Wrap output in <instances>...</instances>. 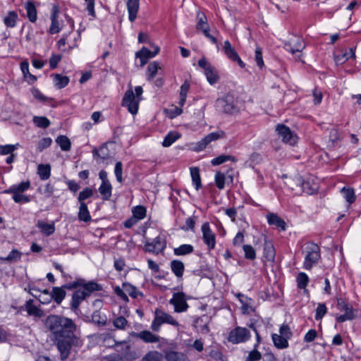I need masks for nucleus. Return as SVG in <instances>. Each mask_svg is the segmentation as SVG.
<instances>
[{
  "label": "nucleus",
  "instance_id": "f257e3e1",
  "mask_svg": "<svg viewBox=\"0 0 361 361\" xmlns=\"http://www.w3.org/2000/svg\"><path fill=\"white\" fill-rule=\"evenodd\" d=\"M44 324L46 328L52 333L55 340L73 334L76 330V325L72 319L56 314L48 316Z\"/></svg>",
  "mask_w": 361,
  "mask_h": 361
},
{
  "label": "nucleus",
  "instance_id": "f03ea898",
  "mask_svg": "<svg viewBox=\"0 0 361 361\" xmlns=\"http://www.w3.org/2000/svg\"><path fill=\"white\" fill-rule=\"evenodd\" d=\"M215 107L219 112L232 115L240 111V102L233 94L228 93L216 99Z\"/></svg>",
  "mask_w": 361,
  "mask_h": 361
},
{
  "label": "nucleus",
  "instance_id": "7ed1b4c3",
  "mask_svg": "<svg viewBox=\"0 0 361 361\" xmlns=\"http://www.w3.org/2000/svg\"><path fill=\"white\" fill-rule=\"evenodd\" d=\"M55 341L60 353V358L63 361L68 358L72 349L79 348L82 344V341L74 334L57 338Z\"/></svg>",
  "mask_w": 361,
  "mask_h": 361
},
{
  "label": "nucleus",
  "instance_id": "20e7f679",
  "mask_svg": "<svg viewBox=\"0 0 361 361\" xmlns=\"http://www.w3.org/2000/svg\"><path fill=\"white\" fill-rule=\"evenodd\" d=\"M302 253L305 255L303 268L307 270H310L321 259L320 247L312 242L305 244Z\"/></svg>",
  "mask_w": 361,
  "mask_h": 361
},
{
  "label": "nucleus",
  "instance_id": "39448f33",
  "mask_svg": "<svg viewBox=\"0 0 361 361\" xmlns=\"http://www.w3.org/2000/svg\"><path fill=\"white\" fill-rule=\"evenodd\" d=\"M135 94L132 89L126 91L123 100L122 105L128 108V111L135 115L137 113L139 102L141 100L142 88L140 86H137L135 89Z\"/></svg>",
  "mask_w": 361,
  "mask_h": 361
},
{
  "label": "nucleus",
  "instance_id": "423d86ee",
  "mask_svg": "<svg viewBox=\"0 0 361 361\" xmlns=\"http://www.w3.org/2000/svg\"><path fill=\"white\" fill-rule=\"evenodd\" d=\"M276 131L279 137L284 143L291 146L295 145L298 141L297 135L292 131L288 126L283 124H279L276 127Z\"/></svg>",
  "mask_w": 361,
  "mask_h": 361
},
{
  "label": "nucleus",
  "instance_id": "0eeeda50",
  "mask_svg": "<svg viewBox=\"0 0 361 361\" xmlns=\"http://www.w3.org/2000/svg\"><path fill=\"white\" fill-rule=\"evenodd\" d=\"M250 331L247 329L237 326L229 332L228 341L230 343L236 344L247 341L250 339Z\"/></svg>",
  "mask_w": 361,
  "mask_h": 361
},
{
  "label": "nucleus",
  "instance_id": "6e6552de",
  "mask_svg": "<svg viewBox=\"0 0 361 361\" xmlns=\"http://www.w3.org/2000/svg\"><path fill=\"white\" fill-rule=\"evenodd\" d=\"M198 66L204 69L207 80L210 85H214L219 81V76L217 70L205 58L203 57L198 61Z\"/></svg>",
  "mask_w": 361,
  "mask_h": 361
},
{
  "label": "nucleus",
  "instance_id": "1a4fd4ad",
  "mask_svg": "<svg viewBox=\"0 0 361 361\" xmlns=\"http://www.w3.org/2000/svg\"><path fill=\"white\" fill-rule=\"evenodd\" d=\"M224 136L225 133L223 130L212 132L207 135L199 142H196L195 144L194 150L196 152H200L204 149L212 142L221 139L224 137Z\"/></svg>",
  "mask_w": 361,
  "mask_h": 361
},
{
  "label": "nucleus",
  "instance_id": "9d476101",
  "mask_svg": "<svg viewBox=\"0 0 361 361\" xmlns=\"http://www.w3.org/2000/svg\"><path fill=\"white\" fill-rule=\"evenodd\" d=\"M338 305L345 312L344 314H341L336 317V322L338 323L344 322L347 320H353L355 318V310L351 305L347 303L343 299L338 298L337 300Z\"/></svg>",
  "mask_w": 361,
  "mask_h": 361
},
{
  "label": "nucleus",
  "instance_id": "9b49d317",
  "mask_svg": "<svg viewBox=\"0 0 361 361\" xmlns=\"http://www.w3.org/2000/svg\"><path fill=\"white\" fill-rule=\"evenodd\" d=\"M169 303L173 305L174 311L178 313L187 311L189 307L186 302L185 295L183 292L174 293Z\"/></svg>",
  "mask_w": 361,
  "mask_h": 361
},
{
  "label": "nucleus",
  "instance_id": "f8f14e48",
  "mask_svg": "<svg viewBox=\"0 0 361 361\" xmlns=\"http://www.w3.org/2000/svg\"><path fill=\"white\" fill-rule=\"evenodd\" d=\"M202 232L204 243L207 245L209 250L214 249L216 244L215 235L210 229L208 222L203 224L202 226Z\"/></svg>",
  "mask_w": 361,
  "mask_h": 361
},
{
  "label": "nucleus",
  "instance_id": "ddd939ff",
  "mask_svg": "<svg viewBox=\"0 0 361 361\" xmlns=\"http://www.w3.org/2000/svg\"><path fill=\"white\" fill-rule=\"evenodd\" d=\"M158 54V47H154L153 51L149 50L143 47L139 51L135 53V57L140 59V66L143 67L147 61Z\"/></svg>",
  "mask_w": 361,
  "mask_h": 361
},
{
  "label": "nucleus",
  "instance_id": "4468645a",
  "mask_svg": "<svg viewBox=\"0 0 361 361\" xmlns=\"http://www.w3.org/2000/svg\"><path fill=\"white\" fill-rule=\"evenodd\" d=\"M197 25L196 30L197 31L202 32L203 34L207 32H209V25L208 23L207 18L205 14L201 11H198L197 13Z\"/></svg>",
  "mask_w": 361,
  "mask_h": 361
},
{
  "label": "nucleus",
  "instance_id": "2eb2a0df",
  "mask_svg": "<svg viewBox=\"0 0 361 361\" xmlns=\"http://www.w3.org/2000/svg\"><path fill=\"white\" fill-rule=\"evenodd\" d=\"M59 7L54 5L52 8L51 15V25L49 28V32L51 34L58 33L61 30V27H59V23L57 20L59 16Z\"/></svg>",
  "mask_w": 361,
  "mask_h": 361
},
{
  "label": "nucleus",
  "instance_id": "dca6fc26",
  "mask_svg": "<svg viewBox=\"0 0 361 361\" xmlns=\"http://www.w3.org/2000/svg\"><path fill=\"white\" fill-rule=\"evenodd\" d=\"M87 296L86 293L84 291V290H75L72 296V301H71V309L74 311H75L80 302L84 300Z\"/></svg>",
  "mask_w": 361,
  "mask_h": 361
},
{
  "label": "nucleus",
  "instance_id": "f3484780",
  "mask_svg": "<svg viewBox=\"0 0 361 361\" xmlns=\"http://www.w3.org/2000/svg\"><path fill=\"white\" fill-rule=\"evenodd\" d=\"M268 224L271 226H275L282 231L286 230V224L283 219L274 213H269L267 215Z\"/></svg>",
  "mask_w": 361,
  "mask_h": 361
},
{
  "label": "nucleus",
  "instance_id": "a211bd4d",
  "mask_svg": "<svg viewBox=\"0 0 361 361\" xmlns=\"http://www.w3.org/2000/svg\"><path fill=\"white\" fill-rule=\"evenodd\" d=\"M33 302V300L30 299L25 304V307L27 312V314L30 316H35L37 318L42 317L44 315V312L41 309L34 305Z\"/></svg>",
  "mask_w": 361,
  "mask_h": 361
},
{
  "label": "nucleus",
  "instance_id": "6ab92c4d",
  "mask_svg": "<svg viewBox=\"0 0 361 361\" xmlns=\"http://www.w3.org/2000/svg\"><path fill=\"white\" fill-rule=\"evenodd\" d=\"M130 335L142 340L145 343H155L158 341V338L149 331H142L140 333L133 332Z\"/></svg>",
  "mask_w": 361,
  "mask_h": 361
},
{
  "label": "nucleus",
  "instance_id": "aec40b11",
  "mask_svg": "<svg viewBox=\"0 0 361 361\" xmlns=\"http://www.w3.org/2000/svg\"><path fill=\"white\" fill-rule=\"evenodd\" d=\"M139 1L140 0H128L127 1V8L130 22H133L137 17L139 9Z\"/></svg>",
  "mask_w": 361,
  "mask_h": 361
},
{
  "label": "nucleus",
  "instance_id": "412c9836",
  "mask_svg": "<svg viewBox=\"0 0 361 361\" xmlns=\"http://www.w3.org/2000/svg\"><path fill=\"white\" fill-rule=\"evenodd\" d=\"M164 357L167 361H190L185 354L176 351H166Z\"/></svg>",
  "mask_w": 361,
  "mask_h": 361
},
{
  "label": "nucleus",
  "instance_id": "4be33fe9",
  "mask_svg": "<svg viewBox=\"0 0 361 361\" xmlns=\"http://www.w3.org/2000/svg\"><path fill=\"white\" fill-rule=\"evenodd\" d=\"M284 48L292 54H295V53L301 52L305 48V44L301 39H297L293 44L291 42L286 43Z\"/></svg>",
  "mask_w": 361,
  "mask_h": 361
},
{
  "label": "nucleus",
  "instance_id": "5701e85b",
  "mask_svg": "<svg viewBox=\"0 0 361 361\" xmlns=\"http://www.w3.org/2000/svg\"><path fill=\"white\" fill-rule=\"evenodd\" d=\"M92 154L94 158L100 159L102 160H105L111 157V153L109 152L107 144H103L99 149L94 148L92 150Z\"/></svg>",
  "mask_w": 361,
  "mask_h": 361
},
{
  "label": "nucleus",
  "instance_id": "b1692460",
  "mask_svg": "<svg viewBox=\"0 0 361 361\" xmlns=\"http://www.w3.org/2000/svg\"><path fill=\"white\" fill-rule=\"evenodd\" d=\"M171 269L177 278H182L185 270L183 262L178 259L172 260L171 262Z\"/></svg>",
  "mask_w": 361,
  "mask_h": 361
},
{
  "label": "nucleus",
  "instance_id": "393cba45",
  "mask_svg": "<svg viewBox=\"0 0 361 361\" xmlns=\"http://www.w3.org/2000/svg\"><path fill=\"white\" fill-rule=\"evenodd\" d=\"M30 187V182L29 180L22 182L18 185H13L8 190H6V193H23Z\"/></svg>",
  "mask_w": 361,
  "mask_h": 361
},
{
  "label": "nucleus",
  "instance_id": "a878e982",
  "mask_svg": "<svg viewBox=\"0 0 361 361\" xmlns=\"http://www.w3.org/2000/svg\"><path fill=\"white\" fill-rule=\"evenodd\" d=\"M162 324H168L176 327L179 326L178 322L171 314L159 311V326Z\"/></svg>",
  "mask_w": 361,
  "mask_h": 361
},
{
  "label": "nucleus",
  "instance_id": "bb28decb",
  "mask_svg": "<svg viewBox=\"0 0 361 361\" xmlns=\"http://www.w3.org/2000/svg\"><path fill=\"white\" fill-rule=\"evenodd\" d=\"M50 295L52 298V300L59 305L66 296V291L62 287H54Z\"/></svg>",
  "mask_w": 361,
  "mask_h": 361
},
{
  "label": "nucleus",
  "instance_id": "cd10ccee",
  "mask_svg": "<svg viewBox=\"0 0 361 361\" xmlns=\"http://www.w3.org/2000/svg\"><path fill=\"white\" fill-rule=\"evenodd\" d=\"M272 340L274 345L279 349H284L288 348V342L286 338L283 337L281 335L274 334H272Z\"/></svg>",
  "mask_w": 361,
  "mask_h": 361
},
{
  "label": "nucleus",
  "instance_id": "c85d7f7f",
  "mask_svg": "<svg viewBox=\"0 0 361 361\" xmlns=\"http://www.w3.org/2000/svg\"><path fill=\"white\" fill-rule=\"evenodd\" d=\"M112 186L110 182L102 183L99 188V191L102 196L103 200H109L111 196Z\"/></svg>",
  "mask_w": 361,
  "mask_h": 361
},
{
  "label": "nucleus",
  "instance_id": "c756f323",
  "mask_svg": "<svg viewBox=\"0 0 361 361\" xmlns=\"http://www.w3.org/2000/svg\"><path fill=\"white\" fill-rule=\"evenodd\" d=\"M78 219L80 221L85 222H89L91 221V216L87 209L86 203L80 204Z\"/></svg>",
  "mask_w": 361,
  "mask_h": 361
},
{
  "label": "nucleus",
  "instance_id": "7c9ffc66",
  "mask_svg": "<svg viewBox=\"0 0 361 361\" xmlns=\"http://www.w3.org/2000/svg\"><path fill=\"white\" fill-rule=\"evenodd\" d=\"M180 137V135L178 132L170 131L166 135L161 144L164 147H169Z\"/></svg>",
  "mask_w": 361,
  "mask_h": 361
},
{
  "label": "nucleus",
  "instance_id": "2f4dec72",
  "mask_svg": "<svg viewBox=\"0 0 361 361\" xmlns=\"http://www.w3.org/2000/svg\"><path fill=\"white\" fill-rule=\"evenodd\" d=\"M83 287L84 291L86 293L87 296L89 297L91 293L94 291H99L102 289V287L101 285L94 282L90 281L88 283L83 282V284L81 286Z\"/></svg>",
  "mask_w": 361,
  "mask_h": 361
},
{
  "label": "nucleus",
  "instance_id": "473e14b6",
  "mask_svg": "<svg viewBox=\"0 0 361 361\" xmlns=\"http://www.w3.org/2000/svg\"><path fill=\"white\" fill-rule=\"evenodd\" d=\"M264 256L267 261L273 262L275 259V250L273 245L266 242L264 246Z\"/></svg>",
  "mask_w": 361,
  "mask_h": 361
},
{
  "label": "nucleus",
  "instance_id": "72a5a7b5",
  "mask_svg": "<svg viewBox=\"0 0 361 361\" xmlns=\"http://www.w3.org/2000/svg\"><path fill=\"white\" fill-rule=\"evenodd\" d=\"M25 8L29 20L32 23L35 22L37 20V10L34 3L32 1L27 2Z\"/></svg>",
  "mask_w": 361,
  "mask_h": 361
},
{
  "label": "nucleus",
  "instance_id": "f704fd0d",
  "mask_svg": "<svg viewBox=\"0 0 361 361\" xmlns=\"http://www.w3.org/2000/svg\"><path fill=\"white\" fill-rule=\"evenodd\" d=\"M190 175L192 177V183L195 185L196 190H198L202 187L200 171L198 168H190Z\"/></svg>",
  "mask_w": 361,
  "mask_h": 361
},
{
  "label": "nucleus",
  "instance_id": "c9c22d12",
  "mask_svg": "<svg viewBox=\"0 0 361 361\" xmlns=\"http://www.w3.org/2000/svg\"><path fill=\"white\" fill-rule=\"evenodd\" d=\"M190 84L188 80H185L183 84L180 86V101L179 104L180 106H183L187 97V93L190 90Z\"/></svg>",
  "mask_w": 361,
  "mask_h": 361
},
{
  "label": "nucleus",
  "instance_id": "e433bc0d",
  "mask_svg": "<svg viewBox=\"0 0 361 361\" xmlns=\"http://www.w3.org/2000/svg\"><path fill=\"white\" fill-rule=\"evenodd\" d=\"M56 142L63 151H69L71 149V142L67 136L59 135L56 138Z\"/></svg>",
  "mask_w": 361,
  "mask_h": 361
},
{
  "label": "nucleus",
  "instance_id": "4c0bfd02",
  "mask_svg": "<svg viewBox=\"0 0 361 361\" xmlns=\"http://www.w3.org/2000/svg\"><path fill=\"white\" fill-rule=\"evenodd\" d=\"M21 255L22 254L20 252H19L18 250L14 249L10 252V254L7 257H0V261H6L9 263L16 262L20 259Z\"/></svg>",
  "mask_w": 361,
  "mask_h": 361
},
{
  "label": "nucleus",
  "instance_id": "58836bf2",
  "mask_svg": "<svg viewBox=\"0 0 361 361\" xmlns=\"http://www.w3.org/2000/svg\"><path fill=\"white\" fill-rule=\"evenodd\" d=\"M194 248L191 245L184 244L174 249V254L177 256L185 255L193 252Z\"/></svg>",
  "mask_w": 361,
  "mask_h": 361
},
{
  "label": "nucleus",
  "instance_id": "ea45409f",
  "mask_svg": "<svg viewBox=\"0 0 361 361\" xmlns=\"http://www.w3.org/2000/svg\"><path fill=\"white\" fill-rule=\"evenodd\" d=\"M53 77L55 82V85L59 89L63 88L69 82V78L67 76H62L60 74L55 73L53 74Z\"/></svg>",
  "mask_w": 361,
  "mask_h": 361
},
{
  "label": "nucleus",
  "instance_id": "a19ab883",
  "mask_svg": "<svg viewBox=\"0 0 361 361\" xmlns=\"http://www.w3.org/2000/svg\"><path fill=\"white\" fill-rule=\"evenodd\" d=\"M227 161H236V159H235V157H234L231 155L221 154V155L213 159L211 161V163L213 166H218V165H220Z\"/></svg>",
  "mask_w": 361,
  "mask_h": 361
},
{
  "label": "nucleus",
  "instance_id": "79ce46f5",
  "mask_svg": "<svg viewBox=\"0 0 361 361\" xmlns=\"http://www.w3.org/2000/svg\"><path fill=\"white\" fill-rule=\"evenodd\" d=\"M37 226L46 235H51L55 231L54 224H48L42 221H38Z\"/></svg>",
  "mask_w": 361,
  "mask_h": 361
},
{
  "label": "nucleus",
  "instance_id": "37998d69",
  "mask_svg": "<svg viewBox=\"0 0 361 361\" xmlns=\"http://www.w3.org/2000/svg\"><path fill=\"white\" fill-rule=\"evenodd\" d=\"M164 112L166 114V116L169 118H173L180 115L183 112V110L181 108L178 107L176 106H171L168 109H165L164 110Z\"/></svg>",
  "mask_w": 361,
  "mask_h": 361
},
{
  "label": "nucleus",
  "instance_id": "c03bdc74",
  "mask_svg": "<svg viewBox=\"0 0 361 361\" xmlns=\"http://www.w3.org/2000/svg\"><path fill=\"white\" fill-rule=\"evenodd\" d=\"M296 281L298 288L304 289L309 282V277L305 273L300 272L297 276Z\"/></svg>",
  "mask_w": 361,
  "mask_h": 361
},
{
  "label": "nucleus",
  "instance_id": "a18cd8bd",
  "mask_svg": "<svg viewBox=\"0 0 361 361\" xmlns=\"http://www.w3.org/2000/svg\"><path fill=\"white\" fill-rule=\"evenodd\" d=\"M226 180V174L224 172L217 171L215 174V183L219 190H223L225 187V182Z\"/></svg>",
  "mask_w": 361,
  "mask_h": 361
},
{
  "label": "nucleus",
  "instance_id": "49530a36",
  "mask_svg": "<svg viewBox=\"0 0 361 361\" xmlns=\"http://www.w3.org/2000/svg\"><path fill=\"white\" fill-rule=\"evenodd\" d=\"M341 192L343 193V197L345 199V200L349 204H352L355 202V195L354 190L353 188H346L344 187L341 189Z\"/></svg>",
  "mask_w": 361,
  "mask_h": 361
},
{
  "label": "nucleus",
  "instance_id": "de8ad7c7",
  "mask_svg": "<svg viewBox=\"0 0 361 361\" xmlns=\"http://www.w3.org/2000/svg\"><path fill=\"white\" fill-rule=\"evenodd\" d=\"M51 167L49 165L39 164L38 166V173L42 180H47L49 178Z\"/></svg>",
  "mask_w": 361,
  "mask_h": 361
},
{
  "label": "nucleus",
  "instance_id": "09e8293b",
  "mask_svg": "<svg viewBox=\"0 0 361 361\" xmlns=\"http://www.w3.org/2000/svg\"><path fill=\"white\" fill-rule=\"evenodd\" d=\"M158 71V63L156 61L149 64L147 69V76L149 80H152L157 75Z\"/></svg>",
  "mask_w": 361,
  "mask_h": 361
},
{
  "label": "nucleus",
  "instance_id": "8fccbe9b",
  "mask_svg": "<svg viewBox=\"0 0 361 361\" xmlns=\"http://www.w3.org/2000/svg\"><path fill=\"white\" fill-rule=\"evenodd\" d=\"M17 18L18 15L15 11H9L4 21L7 27H13L16 25Z\"/></svg>",
  "mask_w": 361,
  "mask_h": 361
},
{
  "label": "nucleus",
  "instance_id": "3c124183",
  "mask_svg": "<svg viewBox=\"0 0 361 361\" xmlns=\"http://www.w3.org/2000/svg\"><path fill=\"white\" fill-rule=\"evenodd\" d=\"M94 192L92 188H85L82 191L79 193L78 200L80 204L85 203V200L91 197L93 195Z\"/></svg>",
  "mask_w": 361,
  "mask_h": 361
},
{
  "label": "nucleus",
  "instance_id": "603ef678",
  "mask_svg": "<svg viewBox=\"0 0 361 361\" xmlns=\"http://www.w3.org/2000/svg\"><path fill=\"white\" fill-rule=\"evenodd\" d=\"M33 122L37 127L42 128H47L50 125L49 119L44 116H34Z\"/></svg>",
  "mask_w": 361,
  "mask_h": 361
},
{
  "label": "nucleus",
  "instance_id": "864d4df0",
  "mask_svg": "<svg viewBox=\"0 0 361 361\" xmlns=\"http://www.w3.org/2000/svg\"><path fill=\"white\" fill-rule=\"evenodd\" d=\"M243 251L245 252V257L247 259L253 260L256 257L255 249L250 245H244Z\"/></svg>",
  "mask_w": 361,
  "mask_h": 361
},
{
  "label": "nucleus",
  "instance_id": "5fc2aeb1",
  "mask_svg": "<svg viewBox=\"0 0 361 361\" xmlns=\"http://www.w3.org/2000/svg\"><path fill=\"white\" fill-rule=\"evenodd\" d=\"M146 209L142 206H136L133 209V216L137 220L142 219L145 216Z\"/></svg>",
  "mask_w": 361,
  "mask_h": 361
},
{
  "label": "nucleus",
  "instance_id": "6e6d98bb",
  "mask_svg": "<svg viewBox=\"0 0 361 361\" xmlns=\"http://www.w3.org/2000/svg\"><path fill=\"white\" fill-rule=\"evenodd\" d=\"M257 344H255V348L249 353L245 361H257L261 359V353L257 350Z\"/></svg>",
  "mask_w": 361,
  "mask_h": 361
},
{
  "label": "nucleus",
  "instance_id": "4d7b16f0",
  "mask_svg": "<svg viewBox=\"0 0 361 361\" xmlns=\"http://www.w3.org/2000/svg\"><path fill=\"white\" fill-rule=\"evenodd\" d=\"M209 355L214 361H224L223 355L218 348H210L209 351Z\"/></svg>",
  "mask_w": 361,
  "mask_h": 361
},
{
  "label": "nucleus",
  "instance_id": "13d9d810",
  "mask_svg": "<svg viewBox=\"0 0 361 361\" xmlns=\"http://www.w3.org/2000/svg\"><path fill=\"white\" fill-rule=\"evenodd\" d=\"M327 308L324 303H319L316 310L315 319L320 320L326 313Z\"/></svg>",
  "mask_w": 361,
  "mask_h": 361
},
{
  "label": "nucleus",
  "instance_id": "bf43d9fd",
  "mask_svg": "<svg viewBox=\"0 0 361 361\" xmlns=\"http://www.w3.org/2000/svg\"><path fill=\"white\" fill-rule=\"evenodd\" d=\"M123 287L124 291L128 293L131 297L136 298L137 295V293L136 290V288L128 283H123Z\"/></svg>",
  "mask_w": 361,
  "mask_h": 361
},
{
  "label": "nucleus",
  "instance_id": "052dcab7",
  "mask_svg": "<svg viewBox=\"0 0 361 361\" xmlns=\"http://www.w3.org/2000/svg\"><path fill=\"white\" fill-rule=\"evenodd\" d=\"M52 140L50 137L42 138L37 145V149L40 152L47 148L51 145Z\"/></svg>",
  "mask_w": 361,
  "mask_h": 361
},
{
  "label": "nucleus",
  "instance_id": "680f3d73",
  "mask_svg": "<svg viewBox=\"0 0 361 361\" xmlns=\"http://www.w3.org/2000/svg\"><path fill=\"white\" fill-rule=\"evenodd\" d=\"M255 60L257 63V65L259 68H262L264 66V61L262 59V49L259 47H257L255 49Z\"/></svg>",
  "mask_w": 361,
  "mask_h": 361
},
{
  "label": "nucleus",
  "instance_id": "e2e57ef3",
  "mask_svg": "<svg viewBox=\"0 0 361 361\" xmlns=\"http://www.w3.org/2000/svg\"><path fill=\"white\" fill-rule=\"evenodd\" d=\"M13 199L16 203L29 202L30 197L27 195H22V193H12Z\"/></svg>",
  "mask_w": 361,
  "mask_h": 361
},
{
  "label": "nucleus",
  "instance_id": "0e129e2a",
  "mask_svg": "<svg viewBox=\"0 0 361 361\" xmlns=\"http://www.w3.org/2000/svg\"><path fill=\"white\" fill-rule=\"evenodd\" d=\"M122 170H123V165L121 161H118L116 164L114 173L116 177V180L119 183H122L123 178H122Z\"/></svg>",
  "mask_w": 361,
  "mask_h": 361
},
{
  "label": "nucleus",
  "instance_id": "69168bd1",
  "mask_svg": "<svg viewBox=\"0 0 361 361\" xmlns=\"http://www.w3.org/2000/svg\"><path fill=\"white\" fill-rule=\"evenodd\" d=\"M127 323H128V321L126 319L125 317H123L122 316L117 317L114 321V325L117 329H123L125 328V326H126Z\"/></svg>",
  "mask_w": 361,
  "mask_h": 361
},
{
  "label": "nucleus",
  "instance_id": "338daca9",
  "mask_svg": "<svg viewBox=\"0 0 361 361\" xmlns=\"http://www.w3.org/2000/svg\"><path fill=\"white\" fill-rule=\"evenodd\" d=\"M280 335L288 339L292 336V332L288 325L283 324L279 329Z\"/></svg>",
  "mask_w": 361,
  "mask_h": 361
},
{
  "label": "nucleus",
  "instance_id": "774afa93",
  "mask_svg": "<svg viewBox=\"0 0 361 361\" xmlns=\"http://www.w3.org/2000/svg\"><path fill=\"white\" fill-rule=\"evenodd\" d=\"M141 361H158V353L156 351L149 352Z\"/></svg>",
  "mask_w": 361,
  "mask_h": 361
}]
</instances>
